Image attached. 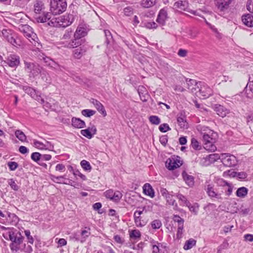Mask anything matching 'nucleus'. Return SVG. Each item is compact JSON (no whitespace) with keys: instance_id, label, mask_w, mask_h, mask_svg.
I'll use <instances>...</instances> for the list:
<instances>
[{"instance_id":"nucleus-45","label":"nucleus","mask_w":253,"mask_h":253,"mask_svg":"<svg viewBox=\"0 0 253 253\" xmlns=\"http://www.w3.org/2000/svg\"><path fill=\"white\" fill-rule=\"evenodd\" d=\"M81 165L82 168L86 171H90L91 169V167L88 162L86 160H83L81 162Z\"/></svg>"},{"instance_id":"nucleus-31","label":"nucleus","mask_w":253,"mask_h":253,"mask_svg":"<svg viewBox=\"0 0 253 253\" xmlns=\"http://www.w3.org/2000/svg\"><path fill=\"white\" fill-rule=\"evenodd\" d=\"M245 91L248 98L253 97V84L248 83L245 87Z\"/></svg>"},{"instance_id":"nucleus-13","label":"nucleus","mask_w":253,"mask_h":253,"mask_svg":"<svg viewBox=\"0 0 253 253\" xmlns=\"http://www.w3.org/2000/svg\"><path fill=\"white\" fill-rule=\"evenodd\" d=\"M221 159L222 164L226 167H234L235 166L237 163L236 157L232 155L228 154H222Z\"/></svg>"},{"instance_id":"nucleus-17","label":"nucleus","mask_w":253,"mask_h":253,"mask_svg":"<svg viewBox=\"0 0 253 253\" xmlns=\"http://www.w3.org/2000/svg\"><path fill=\"white\" fill-rule=\"evenodd\" d=\"M60 44L62 46L69 48H75L80 46V43L78 41L74 38L71 40H61Z\"/></svg>"},{"instance_id":"nucleus-49","label":"nucleus","mask_w":253,"mask_h":253,"mask_svg":"<svg viewBox=\"0 0 253 253\" xmlns=\"http://www.w3.org/2000/svg\"><path fill=\"white\" fill-rule=\"evenodd\" d=\"M172 219L174 222H177L178 223L177 226H180V225H182L183 226H184V220L183 218L180 217L179 215H174L173 216Z\"/></svg>"},{"instance_id":"nucleus-47","label":"nucleus","mask_w":253,"mask_h":253,"mask_svg":"<svg viewBox=\"0 0 253 253\" xmlns=\"http://www.w3.org/2000/svg\"><path fill=\"white\" fill-rule=\"evenodd\" d=\"M42 154L39 152H34L31 155V159L34 161L38 163L41 161Z\"/></svg>"},{"instance_id":"nucleus-34","label":"nucleus","mask_w":253,"mask_h":253,"mask_svg":"<svg viewBox=\"0 0 253 253\" xmlns=\"http://www.w3.org/2000/svg\"><path fill=\"white\" fill-rule=\"evenodd\" d=\"M196 241L194 239H190L189 240L186 241L183 249L185 250H188L196 245Z\"/></svg>"},{"instance_id":"nucleus-30","label":"nucleus","mask_w":253,"mask_h":253,"mask_svg":"<svg viewBox=\"0 0 253 253\" xmlns=\"http://www.w3.org/2000/svg\"><path fill=\"white\" fill-rule=\"evenodd\" d=\"M248 192V189L247 188L242 187L237 189L236 191V195L238 197L244 198L247 196Z\"/></svg>"},{"instance_id":"nucleus-54","label":"nucleus","mask_w":253,"mask_h":253,"mask_svg":"<svg viewBox=\"0 0 253 253\" xmlns=\"http://www.w3.org/2000/svg\"><path fill=\"white\" fill-rule=\"evenodd\" d=\"M177 121L181 127L184 128L187 127V123L183 117H178L177 119Z\"/></svg>"},{"instance_id":"nucleus-29","label":"nucleus","mask_w":253,"mask_h":253,"mask_svg":"<svg viewBox=\"0 0 253 253\" xmlns=\"http://www.w3.org/2000/svg\"><path fill=\"white\" fill-rule=\"evenodd\" d=\"M157 0H141L140 5L144 8H150L155 5Z\"/></svg>"},{"instance_id":"nucleus-28","label":"nucleus","mask_w":253,"mask_h":253,"mask_svg":"<svg viewBox=\"0 0 253 253\" xmlns=\"http://www.w3.org/2000/svg\"><path fill=\"white\" fill-rule=\"evenodd\" d=\"M187 84L188 86V89L192 92L194 93L197 90V85H199V83H196L195 80L189 79L186 80Z\"/></svg>"},{"instance_id":"nucleus-11","label":"nucleus","mask_w":253,"mask_h":253,"mask_svg":"<svg viewBox=\"0 0 253 253\" xmlns=\"http://www.w3.org/2000/svg\"><path fill=\"white\" fill-rule=\"evenodd\" d=\"M37 57L41 60H43L46 65L49 66L54 69L61 71L60 66L52 59L46 56L43 53L40 51L37 52Z\"/></svg>"},{"instance_id":"nucleus-41","label":"nucleus","mask_w":253,"mask_h":253,"mask_svg":"<svg viewBox=\"0 0 253 253\" xmlns=\"http://www.w3.org/2000/svg\"><path fill=\"white\" fill-rule=\"evenodd\" d=\"M51 179L55 182L67 184V183L62 181V179L65 178V176H56L53 175H50Z\"/></svg>"},{"instance_id":"nucleus-6","label":"nucleus","mask_w":253,"mask_h":253,"mask_svg":"<svg viewBox=\"0 0 253 253\" xmlns=\"http://www.w3.org/2000/svg\"><path fill=\"white\" fill-rule=\"evenodd\" d=\"M67 8L65 0H50V10L53 15L60 14Z\"/></svg>"},{"instance_id":"nucleus-5","label":"nucleus","mask_w":253,"mask_h":253,"mask_svg":"<svg viewBox=\"0 0 253 253\" xmlns=\"http://www.w3.org/2000/svg\"><path fill=\"white\" fill-rule=\"evenodd\" d=\"M217 134L212 131V133L204 134L203 135L204 141V148L209 152H214L216 150V147L214 143L215 142Z\"/></svg>"},{"instance_id":"nucleus-22","label":"nucleus","mask_w":253,"mask_h":253,"mask_svg":"<svg viewBox=\"0 0 253 253\" xmlns=\"http://www.w3.org/2000/svg\"><path fill=\"white\" fill-rule=\"evenodd\" d=\"M243 24L248 27H253V16L251 14H246L242 16Z\"/></svg>"},{"instance_id":"nucleus-12","label":"nucleus","mask_w":253,"mask_h":253,"mask_svg":"<svg viewBox=\"0 0 253 253\" xmlns=\"http://www.w3.org/2000/svg\"><path fill=\"white\" fill-rule=\"evenodd\" d=\"M87 30L86 27L85 25L80 24L74 35V38L78 41L80 43V45H82L83 42V40L82 39L83 37H84L87 35Z\"/></svg>"},{"instance_id":"nucleus-27","label":"nucleus","mask_w":253,"mask_h":253,"mask_svg":"<svg viewBox=\"0 0 253 253\" xmlns=\"http://www.w3.org/2000/svg\"><path fill=\"white\" fill-rule=\"evenodd\" d=\"M229 175L232 177H237L240 179H245L247 177V174L244 171L237 172L229 170Z\"/></svg>"},{"instance_id":"nucleus-10","label":"nucleus","mask_w":253,"mask_h":253,"mask_svg":"<svg viewBox=\"0 0 253 253\" xmlns=\"http://www.w3.org/2000/svg\"><path fill=\"white\" fill-rule=\"evenodd\" d=\"M23 90L29 95L31 97L40 102L41 104H43L44 102V99L41 97V92L35 89L28 86H23Z\"/></svg>"},{"instance_id":"nucleus-36","label":"nucleus","mask_w":253,"mask_h":253,"mask_svg":"<svg viewBox=\"0 0 253 253\" xmlns=\"http://www.w3.org/2000/svg\"><path fill=\"white\" fill-rule=\"evenodd\" d=\"M219 181L220 184L221 185H222L223 186H227V190L226 191V195L228 196L230 195L232 192V190H233L232 187L231 185H230L227 182L223 180L222 179H220Z\"/></svg>"},{"instance_id":"nucleus-39","label":"nucleus","mask_w":253,"mask_h":253,"mask_svg":"<svg viewBox=\"0 0 253 253\" xmlns=\"http://www.w3.org/2000/svg\"><path fill=\"white\" fill-rule=\"evenodd\" d=\"M189 210L194 213L195 214H197L199 210V205L197 203H195L193 205H191L189 202V206H187Z\"/></svg>"},{"instance_id":"nucleus-26","label":"nucleus","mask_w":253,"mask_h":253,"mask_svg":"<svg viewBox=\"0 0 253 253\" xmlns=\"http://www.w3.org/2000/svg\"><path fill=\"white\" fill-rule=\"evenodd\" d=\"M143 192L145 194L153 198L155 196L154 191L151 185L149 183H146L143 187Z\"/></svg>"},{"instance_id":"nucleus-64","label":"nucleus","mask_w":253,"mask_h":253,"mask_svg":"<svg viewBox=\"0 0 253 253\" xmlns=\"http://www.w3.org/2000/svg\"><path fill=\"white\" fill-rule=\"evenodd\" d=\"M247 8L250 12L253 13V0L248 1Z\"/></svg>"},{"instance_id":"nucleus-56","label":"nucleus","mask_w":253,"mask_h":253,"mask_svg":"<svg viewBox=\"0 0 253 253\" xmlns=\"http://www.w3.org/2000/svg\"><path fill=\"white\" fill-rule=\"evenodd\" d=\"M72 35V31L71 30H67L63 35L61 40H71L70 39Z\"/></svg>"},{"instance_id":"nucleus-25","label":"nucleus","mask_w":253,"mask_h":253,"mask_svg":"<svg viewBox=\"0 0 253 253\" xmlns=\"http://www.w3.org/2000/svg\"><path fill=\"white\" fill-rule=\"evenodd\" d=\"M182 177L186 183L190 187L194 184V178L193 176L188 174L186 172H182Z\"/></svg>"},{"instance_id":"nucleus-55","label":"nucleus","mask_w":253,"mask_h":253,"mask_svg":"<svg viewBox=\"0 0 253 253\" xmlns=\"http://www.w3.org/2000/svg\"><path fill=\"white\" fill-rule=\"evenodd\" d=\"M20 251L24 252L26 253H32L33 252V248L31 245H29L26 246V244H24L23 248H21V249Z\"/></svg>"},{"instance_id":"nucleus-24","label":"nucleus","mask_w":253,"mask_h":253,"mask_svg":"<svg viewBox=\"0 0 253 253\" xmlns=\"http://www.w3.org/2000/svg\"><path fill=\"white\" fill-rule=\"evenodd\" d=\"M91 103L94 105L96 109L103 115V116L105 117L107 115V113L104 106L99 101L92 99Z\"/></svg>"},{"instance_id":"nucleus-18","label":"nucleus","mask_w":253,"mask_h":253,"mask_svg":"<svg viewBox=\"0 0 253 253\" xmlns=\"http://www.w3.org/2000/svg\"><path fill=\"white\" fill-rule=\"evenodd\" d=\"M168 18V13L167 10L163 8L161 9L156 19V21L160 25L163 26L165 25L166 21Z\"/></svg>"},{"instance_id":"nucleus-9","label":"nucleus","mask_w":253,"mask_h":253,"mask_svg":"<svg viewBox=\"0 0 253 253\" xmlns=\"http://www.w3.org/2000/svg\"><path fill=\"white\" fill-rule=\"evenodd\" d=\"M24 65L25 70L31 76L35 77L41 72L42 68L37 63L24 61Z\"/></svg>"},{"instance_id":"nucleus-48","label":"nucleus","mask_w":253,"mask_h":253,"mask_svg":"<svg viewBox=\"0 0 253 253\" xmlns=\"http://www.w3.org/2000/svg\"><path fill=\"white\" fill-rule=\"evenodd\" d=\"M151 227L154 229H159L162 225L161 221L159 219L153 220L151 223Z\"/></svg>"},{"instance_id":"nucleus-32","label":"nucleus","mask_w":253,"mask_h":253,"mask_svg":"<svg viewBox=\"0 0 253 253\" xmlns=\"http://www.w3.org/2000/svg\"><path fill=\"white\" fill-rule=\"evenodd\" d=\"M90 229L89 227H85L84 230H83L81 233L82 238L81 241L83 242L85 241L86 239L90 235Z\"/></svg>"},{"instance_id":"nucleus-43","label":"nucleus","mask_w":253,"mask_h":253,"mask_svg":"<svg viewBox=\"0 0 253 253\" xmlns=\"http://www.w3.org/2000/svg\"><path fill=\"white\" fill-rule=\"evenodd\" d=\"M25 235L28 240V243L33 245L34 242V238L31 235V232L29 230H26L24 231Z\"/></svg>"},{"instance_id":"nucleus-1","label":"nucleus","mask_w":253,"mask_h":253,"mask_svg":"<svg viewBox=\"0 0 253 253\" xmlns=\"http://www.w3.org/2000/svg\"><path fill=\"white\" fill-rule=\"evenodd\" d=\"M34 7L35 13V18L38 22H45L52 17V14L50 12H43L42 15H40L44 8V4L41 0H36Z\"/></svg>"},{"instance_id":"nucleus-37","label":"nucleus","mask_w":253,"mask_h":253,"mask_svg":"<svg viewBox=\"0 0 253 253\" xmlns=\"http://www.w3.org/2000/svg\"><path fill=\"white\" fill-rule=\"evenodd\" d=\"M16 137L21 141L24 142L26 140V136L24 133L20 130H17L15 132Z\"/></svg>"},{"instance_id":"nucleus-20","label":"nucleus","mask_w":253,"mask_h":253,"mask_svg":"<svg viewBox=\"0 0 253 253\" xmlns=\"http://www.w3.org/2000/svg\"><path fill=\"white\" fill-rule=\"evenodd\" d=\"M207 193L211 198H215L221 200V194L214 190L213 186L211 184H208L207 188Z\"/></svg>"},{"instance_id":"nucleus-46","label":"nucleus","mask_w":253,"mask_h":253,"mask_svg":"<svg viewBox=\"0 0 253 253\" xmlns=\"http://www.w3.org/2000/svg\"><path fill=\"white\" fill-rule=\"evenodd\" d=\"M149 121L152 124L158 125L160 122V119L157 116H151L149 118Z\"/></svg>"},{"instance_id":"nucleus-21","label":"nucleus","mask_w":253,"mask_h":253,"mask_svg":"<svg viewBox=\"0 0 253 253\" xmlns=\"http://www.w3.org/2000/svg\"><path fill=\"white\" fill-rule=\"evenodd\" d=\"M137 91L140 99L143 102L147 101L149 97V94L146 88L142 85L139 86L138 87Z\"/></svg>"},{"instance_id":"nucleus-60","label":"nucleus","mask_w":253,"mask_h":253,"mask_svg":"<svg viewBox=\"0 0 253 253\" xmlns=\"http://www.w3.org/2000/svg\"><path fill=\"white\" fill-rule=\"evenodd\" d=\"M8 184L10 186L11 188L17 191L19 189V186L17 185V184L15 183L14 180H13V179H9L8 181Z\"/></svg>"},{"instance_id":"nucleus-52","label":"nucleus","mask_w":253,"mask_h":253,"mask_svg":"<svg viewBox=\"0 0 253 253\" xmlns=\"http://www.w3.org/2000/svg\"><path fill=\"white\" fill-rule=\"evenodd\" d=\"M81 133L85 137L91 139L93 137V134L89 131V129H83L81 131Z\"/></svg>"},{"instance_id":"nucleus-63","label":"nucleus","mask_w":253,"mask_h":253,"mask_svg":"<svg viewBox=\"0 0 253 253\" xmlns=\"http://www.w3.org/2000/svg\"><path fill=\"white\" fill-rule=\"evenodd\" d=\"M73 174L75 176H79L82 180H85L86 179V176L82 174L79 170L76 169L73 171Z\"/></svg>"},{"instance_id":"nucleus-2","label":"nucleus","mask_w":253,"mask_h":253,"mask_svg":"<svg viewBox=\"0 0 253 253\" xmlns=\"http://www.w3.org/2000/svg\"><path fill=\"white\" fill-rule=\"evenodd\" d=\"M19 31L26 37L37 48L42 47V45L39 42L38 38L33 31V29L28 25H21L19 27Z\"/></svg>"},{"instance_id":"nucleus-15","label":"nucleus","mask_w":253,"mask_h":253,"mask_svg":"<svg viewBox=\"0 0 253 253\" xmlns=\"http://www.w3.org/2000/svg\"><path fill=\"white\" fill-rule=\"evenodd\" d=\"M181 161L174 158H170L166 162V166L169 170L176 169L182 165Z\"/></svg>"},{"instance_id":"nucleus-61","label":"nucleus","mask_w":253,"mask_h":253,"mask_svg":"<svg viewBox=\"0 0 253 253\" xmlns=\"http://www.w3.org/2000/svg\"><path fill=\"white\" fill-rule=\"evenodd\" d=\"M124 12L126 16H130L133 13V9L131 7L127 6L124 8Z\"/></svg>"},{"instance_id":"nucleus-16","label":"nucleus","mask_w":253,"mask_h":253,"mask_svg":"<svg viewBox=\"0 0 253 253\" xmlns=\"http://www.w3.org/2000/svg\"><path fill=\"white\" fill-rule=\"evenodd\" d=\"M213 109L216 114L222 118L225 117L230 113V110L222 105L215 104L213 106Z\"/></svg>"},{"instance_id":"nucleus-44","label":"nucleus","mask_w":253,"mask_h":253,"mask_svg":"<svg viewBox=\"0 0 253 253\" xmlns=\"http://www.w3.org/2000/svg\"><path fill=\"white\" fill-rule=\"evenodd\" d=\"M84 52L85 50L81 48L76 49L74 50V56L76 58L80 59Z\"/></svg>"},{"instance_id":"nucleus-40","label":"nucleus","mask_w":253,"mask_h":253,"mask_svg":"<svg viewBox=\"0 0 253 253\" xmlns=\"http://www.w3.org/2000/svg\"><path fill=\"white\" fill-rule=\"evenodd\" d=\"M129 236L132 239H139L141 237V233L138 230H133L130 232Z\"/></svg>"},{"instance_id":"nucleus-38","label":"nucleus","mask_w":253,"mask_h":253,"mask_svg":"<svg viewBox=\"0 0 253 253\" xmlns=\"http://www.w3.org/2000/svg\"><path fill=\"white\" fill-rule=\"evenodd\" d=\"M197 129L200 131L201 134L203 135L204 134L208 133H212V130L210 129L208 127L205 126H201L200 125L197 126Z\"/></svg>"},{"instance_id":"nucleus-35","label":"nucleus","mask_w":253,"mask_h":253,"mask_svg":"<svg viewBox=\"0 0 253 253\" xmlns=\"http://www.w3.org/2000/svg\"><path fill=\"white\" fill-rule=\"evenodd\" d=\"M191 146L193 149L196 150H201L202 148V146L199 142L194 137L192 138L191 139Z\"/></svg>"},{"instance_id":"nucleus-53","label":"nucleus","mask_w":253,"mask_h":253,"mask_svg":"<svg viewBox=\"0 0 253 253\" xmlns=\"http://www.w3.org/2000/svg\"><path fill=\"white\" fill-rule=\"evenodd\" d=\"M103 32L106 39V42L107 43V44H109L111 40L112 39V36L111 35V33L110 32V31L108 30H104Z\"/></svg>"},{"instance_id":"nucleus-57","label":"nucleus","mask_w":253,"mask_h":253,"mask_svg":"<svg viewBox=\"0 0 253 253\" xmlns=\"http://www.w3.org/2000/svg\"><path fill=\"white\" fill-rule=\"evenodd\" d=\"M7 166L10 170H15L18 166V164L15 162H9L7 163Z\"/></svg>"},{"instance_id":"nucleus-4","label":"nucleus","mask_w":253,"mask_h":253,"mask_svg":"<svg viewBox=\"0 0 253 253\" xmlns=\"http://www.w3.org/2000/svg\"><path fill=\"white\" fill-rule=\"evenodd\" d=\"M72 15H64L57 18L51 17L48 25L53 27H66L72 24Z\"/></svg>"},{"instance_id":"nucleus-19","label":"nucleus","mask_w":253,"mask_h":253,"mask_svg":"<svg viewBox=\"0 0 253 253\" xmlns=\"http://www.w3.org/2000/svg\"><path fill=\"white\" fill-rule=\"evenodd\" d=\"M7 62L11 67H16L20 63V58L16 54H10L7 58Z\"/></svg>"},{"instance_id":"nucleus-33","label":"nucleus","mask_w":253,"mask_h":253,"mask_svg":"<svg viewBox=\"0 0 253 253\" xmlns=\"http://www.w3.org/2000/svg\"><path fill=\"white\" fill-rule=\"evenodd\" d=\"M174 6L181 10H185L187 6V3L185 1L179 0L175 2Z\"/></svg>"},{"instance_id":"nucleus-50","label":"nucleus","mask_w":253,"mask_h":253,"mask_svg":"<svg viewBox=\"0 0 253 253\" xmlns=\"http://www.w3.org/2000/svg\"><path fill=\"white\" fill-rule=\"evenodd\" d=\"M177 199L181 201L186 206H189V202L187 200L186 198L181 194H178L176 196Z\"/></svg>"},{"instance_id":"nucleus-14","label":"nucleus","mask_w":253,"mask_h":253,"mask_svg":"<svg viewBox=\"0 0 253 253\" xmlns=\"http://www.w3.org/2000/svg\"><path fill=\"white\" fill-rule=\"evenodd\" d=\"M106 198L114 202H119L122 198L123 195L119 191H114L112 189H109L105 191L104 193Z\"/></svg>"},{"instance_id":"nucleus-59","label":"nucleus","mask_w":253,"mask_h":253,"mask_svg":"<svg viewBox=\"0 0 253 253\" xmlns=\"http://www.w3.org/2000/svg\"><path fill=\"white\" fill-rule=\"evenodd\" d=\"M34 144L35 146L39 149L44 150V146L43 142H40L37 140H34Z\"/></svg>"},{"instance_id":"nucleus-42","label":"nucleus","mask_w":253,"mask_h":253,"mask_svg":"<svg viewBox=\"0 0 253 253\" xmlns=\"http://www.w3.org/2000/svg\"><path fill=\"white\" fill-rule=\"evenodd\" d=\"M96 113L95 111L90 109H84L82 111V114L86 117H90Z\"/></svg>"},{"instance_id":"nucleus-23","label":"nucleus","mask_w":253,"mask_h":253,"mask_svg":"<svg viewBox=\"0 0 253 253\" xmlns=\"http://www.w3.org/2000/svg\"><path fill=\"white\" fill-rule=\"evenodd\" d=\"M72 125L75 128H82L85 126L84 122L79 118L73 117L72 119Z\"/></svg>"},{"instance_id":"nucleus-58","label":"nucleus","mask_w":253,"mask_h":253,"mask_svg":"<svg viewBox=\"0 0 253 253\" xmlns=\"http://www.w3.org/2000/svg\"><path fill=\"white\" fill-rule=\"evenodd\" d=\"M145 26L147 28L149 29H156L158 27L157 24L154 21L145 23Z\"/></svg>"},{"instance_id":"nucleus-3","label":"nucleus","mask_w":253,"mask_h":253,"mask_svg":"<svg viewBox=\"0 0 253 253\" xmlns=\"http://www.w3.org/2000/svg\"><path fill=\"white\" fill-rule=\"evenodd\" d=\"M9 240L11 243L9 247L11 251L17 252L21 249V245L24 241V237L19 231H10L8 233Z\"/></svg>"},{"instance_id":"nucleus-7","label":"nucleus","mask_w":253,"mask_h":253,"mask_svg":"<svg viewBox=\"0 0 253 253\" xmlns=\"http://www.w3.org/2000/svg\"><path fill=\"white\" fill-rule=\"evenodd\" d=\"M194 93L199 98L205 99L209 97L212 94V91L205 83L199 82L197 90Z\"/></svg>"},{"instance_id":"nucleus-62","label":"nucleus","mask_w":253,"mask_h":253,"mask_svg":"<svg viewBox=\"0 0 253 253\" xmlns=\"http://www.w3.org/2000/svg\"><path fill=\"white\" fill-rule=\"evenodd\" d=\"M183 226L182 225L177 226V231L176 233L177 238L180 239L183 234Z\"/></svg>"},{"instance_id":"nucleus-8","label":"nucleus","mask_w":253,"mask_h":253,"mask_svg":"<svg viewBox=\"0 0 253 253\" xmlns=\"http://www.w3.org/2000/svg\"><path fill=\"white\" fill-rule=\"evenodd\" d=\"M234 0H214V3L217 11L221 14L226 12Z\"/></svg>"},{"instance_id":"nucleus-51","label":"nucleus","mask_w":253,"mask_h":253,"mask_svg":"<svg viewBox=\"0 0 253 253\" xmlns=\"http://www.w3.org/2000/svg\"><path fill=\"white\" fill-rule=\"evenodd\" d=\"M159 129L162 132H166L171 129L168 124L166 123L161 124L159 126Z\"/></svg>"}]
</instances>
